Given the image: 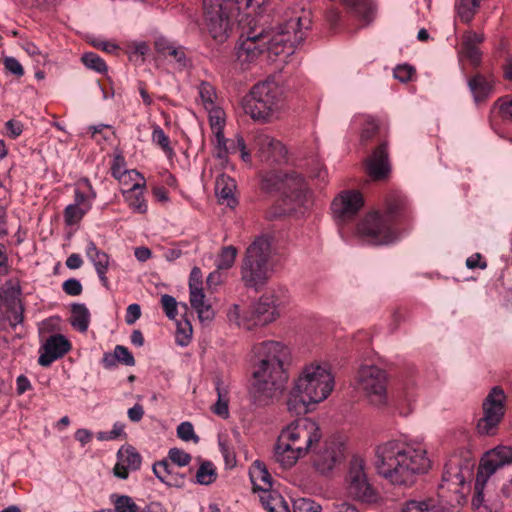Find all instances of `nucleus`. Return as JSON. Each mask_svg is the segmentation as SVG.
Returning <instances> with one entry per match:
<instances>
[{
  "mask_svg": "<svg viewBox=\"0 0 512 512\" xmlns=\"http://www.w3.org/2000/svg\"><path fill=\"white\" fill-rule=\"evenodd\" d=\"M310 20L296 16L279 25L277 29L264 27L254 18L246 16L239 20L240 35L236 45L237 61L243 66L254 62L265 51L275 56L289 57L305 39L304 29Z\"/></svg>",
  "mask_w": 512,
  "mask_h": 512,
  "instance_id": "f257e3e1",
  "label": "nucleus"
},
{
  "mask_svg": "<svg viewBox=\"0 0 512 512\" xmlns=\"http://www.w3.org/2000/svg\"><path fill=\"white\" fill-rule=\"evenodd\" d=\"M253 351L257 360L253 371L254 401L261 406L269 405L278 400L286 389L290 350L281 342L267 340L256 344Z\"/></svg>",
  "mask_w": 512,
  "mask_h": 512,
  "instance_id": "f03ea898",
  "label": "nucleus"
},
{
  "mask_svg": "<svg viewBox=\"0 0 512 512\" xmlns=\"http://www.w3.org/2000/svg\"><path fill=\"white\" fill-rule=\"evenodd\" d=\"M426 454V450L402 440H389L375 449V469L383 478L406 480L425 474L431 468Z\"/></svg>",
  "mask_w": 512,
  "mask_h": 512,
  "instance_id": "7ed1b4c3",
  "label": "nucleus"
},
{
  "mask_svg": "<svg viewBox=\"0 0 512 512\" xmlns=\"http://www.w3.org/2000/svg\"><path fill=\"white\" fill-rule=\"evenodd\" d=\"M407 199L391 193L386 197L383 213L367 214L357 226L359 235L372 245H387L397 239L395 225L408 214Z\"/></svg>",
  "mask_w": 512,
  "mask_h": 512,
  "instance_id": "20e7f679",
  "label": "nucleus"
},
{
  "mask_svg": "<svg viewBox=\"0 0 512 512\" xmlns=\"http://www.w3.org/2000/svg\"><path fill=\"white\" fill-rule=\"evenodd\" d=\"M272 240L259 236L246 248L240 263V279L244 287L259 292L273 274Z\"/></svg>",
  "mask_w": 512,
  "mask_h": 512,
  "instance_id": "39448f33",
  "label": "nucleus"
},
{
  "mask_svg": "<svg viewBox=\"0 0 512 512\" xmlns=\"http://www.w3.org/2000/svg\"><path fill=\"white\" fill-rule=\"evenodd\" d=\"M261 189L265 192L282 191L284 201L291 204L290 211H298L306 208L309 203V191L304 178L293 172L282 173L276 170L266 171L260 174Z\"/></svg>",
  "mask_w": 512,
  "mask_h": 512,
  "instance_id": "423d86ee",
  "label": "nucleus"
},
{
  "mask_svg": "<svg viewBox=\"0 0 512 512\" xmlns=\"http://www.w3.org/2000/svg\"><path fill=\"white\" fill-rule=\"evenodd\" d=\"M228 320L245 330L264 327L279 317L277 298L274 294H264L249 307L232 305L227 313Z\"/></svg>",
  "mask_w": 512,
  "mask_h": 512,
  "instance_id": "0eeeda50",
  "label": "nucleus"
},
{
  "mask_svg": "<svg viewBox=\"0 0 512 512\" xmlns=\"http://www.w3.org/2000/svg\"><path fill=\"white\" fill-rule=\"evenodd\" d=\"M281 96L282 90L275 82L257 83L243 99V109L254 120L269 121L279 109Z\"/></svg>",
  "mask_w": 512,
  "mask_h": 512,
  "instance_id": "6e6552de",
  "label": "nucleus"
},
{
  "mask_svg": "<svg viewBox=\"0 0 512 512\" xmlns=\"http://www.w3.org/2000/svg\"><path fill=\"white\" fill-rule=\"evenodd\" d=\"M296 391L312 403L324 401L334 388V377L326 365L310 364L304 367L295 381Z\"/></svg>",
  "mask_w": 512,
  "mask_h": 512,
  "instance_id": "1a4fd4ad",
  "label": "nucleus"
},
{
  "mask_svg": "<svg viewBox=\"0 0 512 512\" xmlns=\"http://www.w3.org/2000/svg\"><path fill=\"white\" fill-rule=\"evenodd\" d=\"M232 0H203L206 25L211 37L223 43L230 36L234 22Z\"/></svg>",
  "mask_w": 512,
  "mask_h": 512,
  "instance_id": "9d476101",
  "label": "nucleus"
},
{
  "mask_svg": "<svg viewBox=\"0 0 512 512\" xmlns=\"http://www.w3.org/2000/svg\"><path fill=\"white\" fill-rule=\"evenodd\" d=\"M357 386L375 406L387 404V374L374 365L361 366L357 373Z\"/></svg>",
  "mask_w": 512,
  "mask_h": 512,
  "instance_id": "9b49d317",
  "label": "nucleus"
},
{
  "mask_svg": "<svg viewBox=\"0 0 512 512\" xmlns=\"http://www.w3.org/2000/svg\"><path fill=\"white\" fill-rule=\"evenodd\" d=\"M321 436L318 424L309 418L296 419L280 435L283 442L286 441L304 454L319 442Z\"/></svg>",
  "mask_w": 512,
  "mask_h": 512,
  "instance_id": "f8f14e48",
  "label": "nucleus"
},
{
  "mask_svg": "<svg viewBox=\"0 0 512 512\" xmlns=\"http://www.w3.org/2000/svg\"><path fill=\"white\" fill-rule=\"evenodd\" d=\"M506 399L502 388L495 386L483 401V417L478 420L477 431L482 436L495 435L505 414Z\"/></svg>",
  "mask_w": 512,
  "mask_h": 512,
  "instance_id": "ddd939ff",
  "label": "nucleus"
},
{
  "mask_svg": "<svg viewBox=\"0 0 512 512\" xmlns=\"http://www.w3.org/2000/svg\"><path fill=\"white\" fill-rule=\"evenodd\" d=\"M346 444L341 436L327 439L322 449L314 457V467L320 475H328L344 457Z\"/></svg>",
  "mask_w": 512,
  "mask_h": 512,
  "instance_id": "4468645a",
  "label": "nucleus"
},
{
  "mask_svg": "<svg viewBox=\"0 0 512 512\" xmlns=\"http://www.w3.org/2000/svg\"><path fill=\"white\" fill-rule=\"evenodd\" d=\"M253 146L257 151V157L268 165L282 164L287 161L285 146L264 131L253 133Z\"/></svg>",
  "mask_w": 512,
  "mask_h": 512,
  "instance_id": "2eb2a0df",
  "label": "nucleus"
},
{
  "mask_svg": "<svg viewBox=\"0 0 512 512\" xmlns=\"http://www.w3.org/2000/svg\"><path fill=\"white\" fill-rule=\"evenodd\" d=\"M512 463V447L499 445L482 456L476 480H489V478L500 468Z\"/></svg>",
  "mask_w": 512,
  "mask_h": 512,
  "instance_id": "dca6fc26",
  "label": "nucleus"
},
{
  "mask_svg": "<svg viewBox=\"0 0 512 512\" xmlns=\"http://www.w3.org/2000/svg\"><path fill=\"white\" fill-rule=\"evenodd\" d=\"M364 201L362 194L358 191H342L331 203V210L336 220L349 221L359 212Z\"/></svg>",
  "mask_w": 512,
  "mask_h": 512,
  "instance_id": "f3484780",
  "label": "nucleus"
},
{
  "mask_svg": "<svg viewBox=\"0 0 512 512\" xmlns=\"http://www.w3.org/2000/svg\"><path fill=\"white\" fill-rule=\"evenodd\" d=\"M71 348L68 339L61 334L49 336L40 347L39 365L49 367L54 361L62 358Z\"/></svg>",
  "mask_w": 512,
  "mask_h": 512,
  "instance_id": "a211bd4d",
  "label": "nucleus"
},
{
  "mask_svg": "<svg viewBox=\"0 0 512 512\" xmlns=\"http://www.w3.org/2000/svg\"><path fill=\"white\" fill-rule=\"evenodd\" d=\"M192 457L189 453L179 448H171L168 451V458L163 459L153 465V472L159 480H164L166 476L178 475L174 471L175 466L185 467L189 465Z\"/></svg>",
  "mask_w": 512,
  "mask_h": 512,
  "instance_id": "6ab92c4d",
  "label": "nucleus"
},
{
  "mask_svg": "<svg viewBox=\"0 0 512 512\" xmlns=\"http://www.w3.org/2000/svg\"><path fill=\"white\" fill-rule=\"evenodd\" d=\"M252 491L258 493L260 502L268 512H285L288 508L287 503L278 490L273 488L274 482H264V485H258L252 482Z\"/></svg>",
  "mask_w": 512,
  "mask_h": 512,
  "instance_id": "aec40b11",
  "label": "nucleus"
},
{
  "mask_svg": "<svg viewBox=\"0 0 512 512\" xmlns=\"http://www.w3.org/2000/svg\"><path fill=\"white\" fill-rule=\"evenodd\" d=\"M141 456L132 446L121 447L117 452V463L114 466V475L125 479L129 471H136L141 466Z\"/></svg>",
  "mask_w": 512,
  "mask_h": 512,
  "instance_id": "412c9836",
  "label": "nucleus"
},
{
  "mask_svg": "<svg viewBox=\"0 0 512 512\" xmlns=\"http://www.w3.org/2000/svg\"><path fill=\"white\" fill-rule=\"evenodd\" d=\"M345 489L349 498L360 503L375 504L383 499L381 491L371 482H347Z\"/></svg>",
  "mask_w": 512,
  "mask_h": 512,
  "instance_id": "4be33fe9",
  "label": "nucleus"
},
{
  "mask_svg": "<svg viewBox=\"0 0 512 512\" xmlns=\"http://www.w3.org/2000/svg\"><path fill=\"white\" fill-rule=\"evenodd\" d=\"M20 287L12 282H7L0 290V305L2 310L16 313L14 321L23 322L24 307L20 300Z\"/></svg>",
  "mask_w": 512,
  "mask_h": 512,
  "instance_id": "5701e85b",
  "label": "nucleus"
},
{
  "mask_svg": "<svg viewBox=\"0 0 512 512\" xmlns=\"http://www.w3.org/2000/svg\"><path fill=\"white\" fill-rule=\"evenodd\" d=\"M366 166L368 174L373 179L381 180L387 177L390 172V163L386 143H381L374 149Z\"/></svg>",
  "mask_w": 512,
  "mask_h": 512,
  "instance_id": "b1692460",
  "label": "nucleus"
},
{
  "mask_svg": "<svg viewBox=\"0 0 512 512\" xmlns=\"http://www.w3.org/2000/svg\"><path fill=\"white\" fill-rule=\"evenodd\" d=\"M85 252L86 256L93 263L101 284L106 289H109L110 284L108 278L106 277V273L109 267L108 254L99 250L96 244L91 240L88 241Z\"/></svg>",
  "mask_w": 512,
  "mask_h": 512,
  "instance_id": "393cba45",
  "label": "nucleus"
},
{
  "mask_svg": "<svg viewBox=\"0 0 512 512\" xmlns=\"http://www.w3.org/2000/svg\"><path fill=\"white\" fill-rule=\"evenodd\" d=\"M475 103L486 101L493 92V82L481 73H476L467 81Z\"/></svg>",
  "mask_w": 512,
  "mask_h": 512,
  "instance_id": "a878e982",
  "label": "nucleus"
},
{
  "mask_svg": "<svg viewBox=\"0 0 512 512\" xmlns=\"http://www.w3.org/2000/svg\"><path fill=\"white\" fill-rule=\"evenodd\" d=\"M235 190L236 182L233 178L226 174L217 176L215 181V193L222 204L225 203L231 208L237 204V200L234 196Z\"/></svg>",
  "mask_w": 512,
  "mask_h": 512,
  "instance_id": "bb28decb",
  "label": "nucleus"
},
{
  "mask_svg": "<svg viewBox=\"0 0 512 512\" xmlns=\"http://www.w3.org/2000/svg\"><path fill=\"white\" fill-rule=\"evenodd\" d=\"M305 454L298 452L291 444L286 441H282L279 437L277 445L275 447L274 458L277 463L280 464L284 469L291 468L299 458Z\"/></svg>",
  "mask_w": 512,
  "mask_h": 512,
  "instance_id": "cd10ccee",
  "label": "nucleus"
},
{
  "mask_svg": "<svg viewBox=\"0 0 512 512\" xmlns=\"http://www.w3.org/2000/svg\"><path fill=\"white\" fill-rule=\"evenodd\" d=\"M369 466L360 454H353L347 463L346 480H368Z\"/></svg>",
  "mask_w": 512,
  "mask_h": 512,
  "instance_id": "c85d7f7f",
  "label": "nucleus"
},
{
  "mask_svg": "<svg viewBox=\"0 0 512 512\" xmlns=\"http://www.w3.org/2000/svg\"><path fill=\"white\" fill-rule=\"evenodd\" d=\"M71 314V325L80 332H86L90 324V312L85 304H72Z\"/></svg>",
  "mask_w": 512,
  "mask_h": 512,
  "instance_id": "c756f323",
  "label": "nucleus"
},
{
  "mask_svg": "<svg viewBox=\"0 0 512 512\" xmlns=\"http://www.w3.org/2000/svg\"><path fill=\"white\" fill-rule=\"evenodd\" d=\"M342 3L353 11L356 15L361 17L366 23L373 19L374 5L371 0H341Z\"/></svg>",
  "mask_w": 512,
  "mask_h": 512,
  "instance_id": "7c9ffc66",
  "label": "nucleus"
},
{
  "mask_svg": "<svg viewBox=\"0 0 512 512\" xmlns=\"http://www.w3.org/2000/svg\"><path fill=\"white\" fill-rule=\"evenodd\" d=\"M314 404L312 401L304 399L303 393L297 392L296 386H294L287 400V409L292 414L302 415L309 412V406Z\"/></svg>",
  "mask_w": 512,
  "mask_h": 512,
  "instance_id": "2f4dec72",
  "label": "nucleus"
},
{
  "mask_svg": "<svg viewBox=\"0 0 512 512\" xmlns=\"http://www.w3.org/2000/svg\"><path fill=\"white\" fill-rule=\"evenodd\" d=\"M481 0H456V11L460 20L464 23H470L474 18Z\"/></svg>",
  "mask_w": 512,
  "mask_h": 512,
  "instance_id": "473e14b6",
  "label": "nucleus"
},
{
  "mask_svg": "<svg viewBox=\"0 0 512 512\" xmlns=\"http://www.w3.org/2000/svg\"><path fill=\"white\" fill-rule=\"evenodd\" d=\"M401 512H443L442 508L434 500H409L405 503Z\"/></svg>",
  "mask_w": 512,
  "mask_h": 512,
  "instance_id": "72a5a7b5",
  "label": "nucleus"
},
{
  "mask_svg": "<svg viewBox=\"0 0 512 512\" xmlns=\"http://www.w3.org/2000/svg\"><path fill=\"white\" fill-rule=\"evenodd\" d=\"M199 97L204 108L212 112L213 108L216 106L217 94L213 85L209 82L202 81L198 87Z\"/></svg>",
  "mask_w": 512,
  "mask_h": 512,
  "instance_id": "f704fd0d",
  "label": "nucleus"
},
{
  "mask_svg": "<svg viewBox=\"0 0 512 512\" xmlns=\"http://www.w3.org/2000/svg\"><path fill=\"white\" fill-rule=\"evenodd\" d=\"M125 198L129 207L134 211L138 213H145L147 211V204L142 191L139 190V184H135L133 188L126 193Z\"/></svg>",
  "mask_w": 512,
  "mask_h": 512,
  "instance_id": "c9c22d12",
  "label": "nucleus"
},
{
  "mask_svg": "<svg viewBox=\"0 0 512 512\" xmlns=\"http://www.w3.org/2000/svg\"><path fill=\"white\" fill-rule=\"evenodd\" d=\"M111 501L114 504V512H140L141 507L127 495H111Z\"/></svg>",
  "mask_w": 512,
  "mask_h": 512,
  "instance_id": "e433bc0d",
  "label": "nucleus"
},
{
  "mask_svg": "<svg viewBox=\"0 0 512 512\" xmlns=\"http://www.w3.org/2000/svg\"><path fill=\"white\" fill-rule=\"evenodd\" d=\"M90 208L91 205H84L82 207L69 204L64 210V221L66 225L72 226L79 223Z\"/></svg>",
  "mask_w": 512,
  "mask_h": 512,
  "instance_id": "4c0bfd02",
  "label": "nucleus"
},
{
  "mask_svg": "<svg viewBox=\"0 0 512 512\" xmlns=\"http://www.w3.org/2000/svg\"><path fill=\"white\" fill-rule=\"evenodd\" d=\"M237 256L236 247L230 245L223 247L216 260V266L218 269L227 270L230 269L235 262Z\"/></svg>",
  "mask_w": 512,
  "mask_h": 512,
  "instance_id": "58836bf2",
  "label": "nucleus"
},
{
  "mask_svg": "<svg viewBox=\"0 0 512 512\" xmlns=\"http://www.w3.org/2000/svg\"><path fill=\"white\" fill-rule=\"evenodd\" d=\"M82 63L89 69L98 73L107 72V65L105 61L94 52H86L81 57Z\"/></svg>",
  "mask_w": 512,
  "mask_h": 512,
  "instance_id": "ea45409f",
  "label": "nucleus"
},
{
  "mask_svg": "<svg viewBox=\"0 0 512 512\" xmlns=\"http://www.w3.org/2000/svg\"><path fill=\"white\" fill-rule=\"evenodd\" d=\"M216 153L215 157L222 161L227 159L229 153H235L233 144H228V140L224 137V131L218 130L216 134Z\"/></svg>",
  "mask_w": 512,
  "mask_h": 512,
  "instance_id": "a19ab883",
  "label": "nucleus"
},
{
  "mask_svg": "<svg viewBox=\"0 0 512 512\" xmlns=\"http://www.w3.org/2000/svg\"><path fill=\"white\" fill-rule=\"evenodd\" d=\"M250 480H272V476L269 473L264 462L255 460L249 468Z\"/></svg>",
  "mask_w": 512,
  "mask_h": 512,
  "instance_id": "79ce46f5",
  "label": "nucleus"
},
{
  "mask_svg": "<svg viewBox=\"0 0 512 512\" xmlns=\"http://www.w3.org/2000/svg\"><path fill=\"white\" fill-rule=\"evenodd\" d=\"M493 107L498 109L501 117L503 119L512 120V96L505 95L503 97L498 98Z\"/></svg>",
  "mask_w": 512,
  "mask_h": 512,
  "instance_id": "37998d69",
  "label": "nucleus"
},
{
  "mask_svg": "<svg viewBox=\"0 0 512 512\" xmlns=\"http://www.w3.org/2000/svg\"><path fill=\"white\" fill-rule=\"evenodd\" d=\"M216 391L218 399L217 402L213 405L212 411L214 414L226 419L229 416L228 400L224 398V395L219 384H217L216 386Z\"/></svg>",
  "mask_w": 512,
  "mask_h": 512,
  "instance_id": "c03bdc74",
  "label": "nucleus"
},
{
  "mask_svg": "<svg viewBox=\"0 0 512 512\" xmlns=\"http://www.w3.org/2000/svg\"><path fill=\"white\" fill-rule=\"evenodd\" d=\"M293 512H321V506L309 498L294 501Z\"/></svg>",
  "mask_w": 512,
  "mask_h": 512,
  "instance_id": "a18cd8bd",
  "label": "nucleus"
},
{
  "mask_svg": "<svg viewBox=\"0 0 512 512\" xmlns=\"http://www.w3.org/2000/svg\"><path fill=\"white\" fill-rule=\"evenodd\" d=\"M177 436L183 440V441H193L195 443H198L199 437L194 432L193 425L188 422H182L177 427Z\"/></svg>",
  "mask_w": 512,
  "mask_h": 512,
  "instance_id": "49530a36",
  "label": "nucleus"
},
{
  "mask_svg": "<svg viewBox=\"0 0 512 512\" xmlns=\"http://www.w3.org/2000/svg\"><path fill=\"white\" fill-rule=\"evenodd\" d=\"M461 53L469 60L473 67H478L482 61V53L477 47L462 44Z\"/></svg>",
  "mask_w": 512,
  "mask_h": 512,
  "instance_id": "de8ad7c7",
  "label": "nucleus"
},
{
  "mask_svg": "<svg viewBox=\"0 0 512 512\" xmlns=\"http://www.w3.org/2000/svg\"><path fill=\"white\" fill-rule=\"evenodd\" d=\"M152 141L159 145L165 152H172L169 138L161 127H154L152 132Z\"/></svg>",
  "mask_w": 512,
  "mask_h": 512,
  "instance_id": "09e8293b",
  "label": "nucleus"
},
{
  "mask_svg": "<svg viewBox=\"0 0 512 512\" xmlns=\"http://www.w3.org/2000/svg\"><path fill=\"white\" fill-rule=\"evenodd\" d=\"M161 304L166 316L169 319H174L177 316V301L173 296L168 294L162 295Z\"/></svg>",
  "mask_w": 512,
  "mask_h": 512,
  "instance_id": "8fccbe9b",
  "label": "nucleus"
},
{
  "mask_svg": "<svg viewBox=\"0 0 512 512\" xmlns=\"http://www.w3.org/2000/svg\"><path fill=\"white\" fill-rule=\"evenodd\" d=\"M114 353L118 362L126 365V366H134L135 359L132 353L128 350L127 347L122 345H117L114 349Z\"/></svg>",
  "mask_w": 512,
  "mask_h": 512,
  "instance_id": "3c124183",
  "label": "nucleus"
},
{
  "mask_svg": "<svg viewBox=\"0 0 512 512\" xmlns=\"http://www.w3.org/2000/svg\"><path fill=\"white\" fill-rule=\"evenodd\" d=\"M210 113V126L214 134L217 133L218 130L224 131V124L225 120L223 117V111L220 109H217L216 107L213 108L212 112Z\"/></svg>",
  "mask_w": 512,
  "mask_h": 512,
  "instance_id": "603ef678",
  "label": "nucleus"
},
{
  "mask_svg": "<svg viewBox=\"0 0 512 512\" xmlns=\"http://www.w3.org/2000/svg\"><path fill=\"white\" fill-rule=\"evenodd\" d=\"M126 172V162L124 157L120 154L116 155L111 166V173L113 177L120 180Z\"/></svg>",
  "mask_w": 512,
  "mask_h": 512,
  "instance_id": "864d4df0",
  "label": "nucleus"
},
{
  "mask_svg": "<svg viewBox=\"0 0 512 512\" xmlns=\"http://www.w3.org/2000/svg\"><path fill=\"white\" fill-rule=\"evenodd\" d=\"M204 477H217L215 466L211 461H203L195 474L196 480H202Z\"/></svg>",
  "mask_w": 512,
  "mask_h": 512,
  "instance_id": "5fc2aeb1",
  "label": "nucleus"
},
{
  "mask_svg": "<svg viewBox=\"0 0 512 512\" xmlns=\"http://www.w3.org/2000/svg\"><path fill=\"white\" fill-rule=\"evenodd\" d=\"M15 316L16 313L2 310V306L0 305V331H4L8 327L15 328L18 324H21L22 322L14 321Z\"/></svg>",
  "mask_w": 512,
  "mask_h": 512,
  "instance_id": "6e6d98bb",
  "label": "nucleus"
},
{
  "mask_svg": "<svg viewBox=\"0 0 512 512\" xmlns=\"http://www.w3.org/2000/svg\"><path fill=\"white\" fill-rule=\"evenodd\" d=\"M63 291L70 296H78L82 293L83 287L81 282L76 278H70L62 284Z\"/></svg>",
  "mask_w": 512,
  "mask_h": 512,
  "instance_id": "4d7b16f0",
  "label": "nucleus"
},
{
  "mask_svg": "<svg viewBox=\"0 0 512 512\" xmlns=\"http://www.w3.org/2000/svg\"><path fill=\"white\" fill-rule=\"evenodd\" d=\"M415 69L408 64H402L398 65L394 69V77L398 79L401 82H407L412 78V75L414 74Z\"/></svg>",
  "mask_w": 512,
  "mask_h": 512,
  "instance_id": "13d9d810",
  "label": "nucleus"
},
{
  "mask_svg": "<svg viewBox=\"0 0 512 512\" xmlns=\"http://www.w3.org/2000/svg\"><path fill=\"white\" fill-rule=\"evenodd\" d=\"M4 67L16 77H22L24 75V69L21 63L14 57H6L4 59Z\"/></svg>",
  "mask_w": 512,
  "mask_h": 512,
  "instance_id": "bf43d9fd",
  "label": "nucleus"
},
{
  "mask_svg": "<svg viewBox=\"0 0 512 512\" xmlns=\"http://www.w3.org/2000/svg\"><path fill=\"white\" fill-rule=\"evenodd\" d=\"M141 316L140 305L133 303L126 309L125 321L128 325L134 324Z\"/></svg>",
  "mask_w": 512,
  "mask_h": 512,
  "instance_id": "052dcab7",
  "label": "nucleus"
},
{
  "mask_svg": "<svg viewBox=\"0 0 512 512\" xmlns=\"http://www.w3.org/2000/svg\"><path fill=\"white\" fill-rule=\"evenodd\" d=\"M206 296L204 294L203 288H194L190 290V304L191 307L198 308L199 305H203L204 302H206Z\"/></svg>",
  "mask_w": 512,
  "mask_h": 512,
  "instance_id": "680f3d73",
  "label": "nucleus"
},
{
  "mask_svg": "<svg viewBox=\"0 0 512 512\" xmlns=\"http://www.w3.org/2000/svg\"><path fill=\"white\" fill-rule=\"evenodd\" d=\"M198 314L200 321H211L214 318V311L210 304L204 302L203 305H199L198 308H194Z\"/></svg>",
  "mask_w": 512,
  "mask_h": 512,
  "instance_id": "e2e57ef3",
  "label": "nucleus"
},
{
  "mask_svg": "<svg viewBox=\"0 0 512 512\" xmlns=\"http://www.w3.org/2000/svg\"><path fill=\"white\" fill-rule=\"evenodd\" d=\"M487 482H475V493L472 499V505L479 508L484 501V489Z\"/></svg>",
  "mask_w": 512,
  "mask_h": 512,
  "instance_id": "0e129e2a",
  "label": "nucleus"
},
{
  "mask_svg": "<svg viewBox=\"0 0 512 512\" xmlns=\"http://www.w3.org/2000/svg\"><path fill=\"white\" fill-rule=\"evenodd\" d=\"M483 40L484 36L482 34H478L474 31H466L463 35L462 44L477 47L476 45L481 43Z\"/></svg>",
  "mask_w": 512,
  "mask_h": 512,
  "instance_id": "69168bd1",
  "label": "nucleus"
},
{
  "mask_svg": "<svg viewBox=\"0 0 512 512\" xmlns=\"http://www.w3.org/2000/svg\"><path fill=\"white\" fill-rule=\"evenodd\" d=\"M202 288V272L199 267H193L189 276V290Z\"/></svg>",
  "mask_w": 512,
  "mask_h": 512,
  "instance_id": "338daca9",
  "label": "nucleus"
},
{
  "mask_svg": "<svg viewBox=\"0 0 512 512\" xmlns=\"http://www.w3.org/2000/svg\"><path fill=\"white\" fill-rule=\"evenodd\" d=\"M6 131L11 138H16L22 133L23 125L15 120H9L5 124Z\"/></svg>",
  "mask_w": 512,
  "mask_h": 512,
  "instance_id": "774afa93",
  "label": "nucleus"
}]
</instances>
